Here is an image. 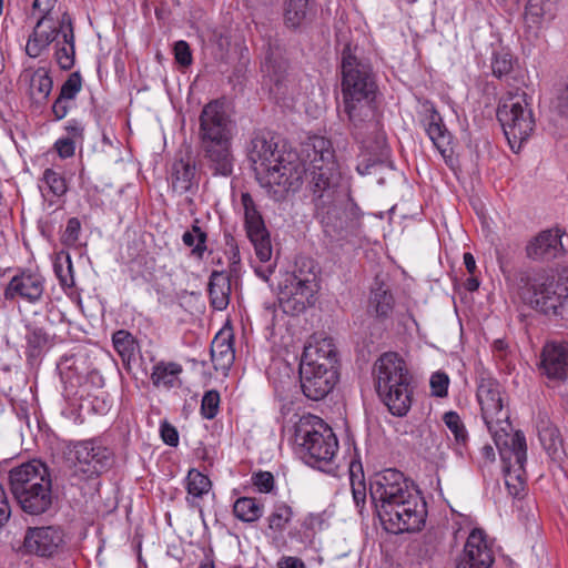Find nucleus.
<instances>
[{"instance_id":"7c9ffc66","label":"nucleus","mask_w":568,"mask_h":568,"mask_svg":"<svg viewBox=\"0 0 568 568\" xmlns=\"http://www.w3.org/2000/svg\"><path fill=\"white\" fill-rule=\"evenodd\" d=\"M443 422L454 436V446L456 453L462 457L468 455L469 436L459 414L455 410L446 412L443 415Z\"/></svg>"},{"instance_id":"f704fd0d","label":"nucleus","mask_w":568,"mask_h":568,"mask_svg":"<svg viewBox=\"0 0 568 568\" xmlns=\"http://www.w3.org/2000/svg\"><path fill=\"white\" fill-rule=\"evenodd\" d=\"M233 515L241 521L254 524L263 516V505L253 497H240L233 504Z\"/></svg>"},{"instance_id":"f8f14e48","label":"nucleus","mask_w":568,"mask_h":568,"mask_svg":"<svg viewBox=\"0 0 568 568\" xmlns=\"http://www.w3.org/2000/svg\"><path fill=\"white\" fill-rule=\"evenodd\" d=\"M64 529L60 526H38L26 529L22 542L14 550L22 556L54 558L65 549Z\"/></svg>"},{"instance_id":"58836bf2","label":"nucleus","mask_w":568,"mask_h":568,"mask_svg":"<svg viewBox=\"0 0 568 568\" xmlns=\"http://www.w3.org/2000/svg\"><path fill=\"white\" fill-rule=\"evenodd\" d=\"M369 306L374 308L378 317H387L394 307V297L388 287L383 283H377L371 292Z\"/></svg>"},{"instance_id":"5701e85b","label":"nucleus","mask_w":568,"mask_h":568,"mask_svg":"<svg viewBox=\"0 0 568 568\" xmlns=\"http://www.w3.org/2000/svg\"><path fill=\"white\" fill-rule=\"evenodd\" d=\"M13 497L23 513L32 516L42 515L51 508L53 503L52 484L40 485Z\"/></svg>"},{"instance_id":"7ed1b4c3","label":"nucleus","mask_w":568,"mask_h":568,"mask_svg":"<svg viewBox=\"0 0 568 568\" xmlns=\"http://www.w3.org/2000/svg\"><path fill=\"white\" fill-rule=\"evenodd\" d=\"M357 51V45L347 42L341 52V88L352 134L356 141L365 143L366 135L377 128L375 99L378 87L371 62Z\"/></svg>"},{"instance_id":"774afa93","label":"nucleus","mask_w":568,"mask_h":568,"mask_svg":"<svg viewBox=\"0 0 568 568\" xmlns=\"http://www.w3.org/2000/svg\"><path fill=\"white\" fill-rule=\"evenodd\" d=\"M465 267L469 274H474L476 271V261L470 252L464 253L463 256Z\"/></svg>"},{"instance_id":"3c124183","label":"nucleus","mask_w":568,"mask_h":568,"mask_svg":"<svg viewBox=\"0 0 568 568\" xmlns=\"http://www.w3.org/2000/svg\"><path fill=\"white\" fill-rule=\"evenodd\" d=\"M389 158V149L385 145L379 148V153L376 156H369L368 159L362 160L356 165V171L361 175H366L371 173V169L377 164L385 163Z\"/></svg>"},{"instance_id":"6e6552de","label":"nucleus","mask_w":568,"mask_h":568,"mask_svg":"<svg viewBox=\"0 0 568 568\" xmlns=\"http://www.w3.org/2000/svg\"><path fill=\"white\" fill-rule=\"evenodd\" d=\"M294 446L300 458L307 465L329 471L338 450L333 429L320 417L306 414L294 425Z\"/></svg>"},{"instance_id":"a18cd8bd","label":"nucleus","mask_w":568,"mask_h":568,"mask_svg":"<svg viewBox=\"0 0 568 568\" xmlns=\"http://www.w3.org/2000/svg\"><path fill=\"white\" fill-rule=\"evenodd\" d=\"M514 68V59L509 52L497 51L491 58V71L498 79H508Z\"/></svg>"},{"instance_id":"a211bd4d","label":"nucleus","mask_w":568,"mask_h":568,"mask_svg":"<svg viewBox=\"0 0 568 568\" xmlns=\"http://www.w3.org/2000/svg\"><path fill=\"white\" fill-rule=\"evenodd\" d=\"M300 378L303 394L311 400H321L334 389L338 372L300 366Z\"/></svg>"},{"instance_id":"9b49d317","label":"nucleus","mask_w":568,"mask_h":568,"mask_svg":"<svg viewBox=\"0 0 568 568\" xmlns=\"http://www.w3.org/2000/svg\"><path fill=\"white\" fill-rule=\"evenodd\" d=\"M496 114L510 149L519 152L535 129V118L526 94L507 99L498 106Z\"/></svg>"},{"instance_id":"bb28decb","label":"nucleus","mask_w":568,"mask_h":568,"mask_svg":"<svg viewBox=\"0 0 568 568\" xmlns=\"http://www.w3.org/2000/svg\"><path fill=\"white\" fill-rule=\"evenodd\" d=\"M207 291L211 306L216 311H224L230 304L232 292L230 275L223 271H213Z\"/></svg>"},{"instance_id":"b1692460","label":"nucleus","mask_w":568,"mask_h":568,"mask_svg":"<svg viewBox=\"0 0 568 568\" xmlns=\"http://www.w3.org/2000/svg\"><path fill=\"white\" fill-rule=\"evenodd\" d=\"M26 357L30 364L40 359L43 354L53 345V336L36 322L26 324Z\"/></svg>"},{"instance_id":"338daca9","label":"nucleus","mask_w":568,"mask_h":568,"mask_svg":"<svg viewBox=\"0 0 568 568\" xmlns=\"http://www.w3.org/2000/svg\"><path fill=\"white\" fill-rule=\"evenodd\" d=\"M64 23H68L69 29H68V31L63 32V42H61V43L62 44L74 43V33H73V28H72V23H71V18L67 13H64L61 19V24L63 26Z\"/></svg>"},{"instance_id":"4468645a","label":"nucleus","mask_w":568,"mask_h":568,"mask_svg":"<svg viewBox=\"0 0 568 568\" xmlns=\"http://www.w3.org/2000/svg\"><path fill=\"white\" fill-rule=\"evenodd\" d=\"M44 291L45 278L39 271L20 268L7 284L3 296L7 301L21 298L36 304L42 300Z\"/></svg>"},{"instance_id":"4c0bfd02","label":"nucleus","mask_w":568,"mask_h":568,"mask_svg":"<svg viewBox=\"0 0 568 568\" xmlns=\"http://www.w3.org/2000/svg\"><path fill=\"white\" fill-rule=\"evenodd\" d=\"M39 189L44 199L48 194L60 197L67 193L68 185L62 173L49 168L44 170L40 179Z\"/></svg>"},{"instance_id":"8fccbe9b","label":"nucleus","mask_w":568,"mask_h":568,"mask_svg":"<svg viewBox=\"0 0 568 568\" xmlns=\"http://www.w3.org/2000/svg\"><path fill=\"white\" fill-rule=\"evenodd\" d=\"M55 60L62 70H70L74 65V43L62 44L60 41L55 44Z\"/></svg>"},{"instance_id":"aec40b11","label":"nucleus","mask_w":568,"mask_h":568,"mask_svg":"<svg viewBox=\"0 0 568 568\" xmlns=\"http://www.w3.org/2000/svg\"><path fill=\"white\" fill-rule=\"evenodd\" d=\"M564 253L561 234L559 230H546L538 233L526 245L528 258L537 262H549Z\"/></svg>"},{"instance_id":"393cba45","label":"nucleus","mask_w":568,"mask_h":568,"mask_svg":"<svg viewBox=\"0 0 568 568\" xmlns=\"http://www.w3.org/2000/svg\"><path fill=\"white\" fill-rule=\"evenodd\" d=\"M234 336L230 331H220L211 343V359L215 371L226 372L235 359Z\"/></svg>"},{"instance_id":"680f3d73","label":"nucleus","mask_w":568,"mask_h":568,"mask_svg":"<svg viewBox=\"0 0 568 568\" xmlns=\"http://www.w3.org/2000/svg\"><path fill=\"white\" fill-rule=\"evenodd\" d=\"M11 516V507L3 486L0 484V529L8 523Z\"/></svg>"},{"instance_id":"f3484780","label":"nucleus","mask_w":568,"mask_h":568,"mask_svg":"<svg viewBox=\"0 0 568 568\" xmlns=\"http://www.w3.org/2000/svg\"><path fill=\"white\" fill-rule=\"evenodd\" d=\"M304 282L284 277L280 284V302L286 313L298 314L315 304L318 284L303 285Z\"/></svg>"},{"instance_id":"864d4df0","label":"nucleus","mask_w":568,"mask_h":568,"mask_svg":"<svg viewBox=\"0 0 568 568\" xmlns=\"http://www.w3.org/2000/svg\"><path fill=\"white\" fill-rule=\"evenodd\" d=\"M81 232V222L78 217H71L68 220L64 233L62 235V242L65 245H74Z\"/></svg>"},{"instance_id":"1a4fd4ad","label":"nucleus","mask_w":568,"mask_h":568,"mask_svg":"<svg viewBox=\"0 0 568 568\" xmlns=\"http://www.w3.org/2000/svg\"><path fill=\"white\" fill-rule=\"evenodd\" d=\"M375 387L383 403L395 416H405L412 406V375L395 352L382 354L374 364Z\"/></svg>"},{"instance_id":"13d9d810","label":"nucleus","mask_w":568,"mask_h":568,"mask_svg":"<svg viewBox=\"0 0 568 568\" xmlns=\"http://www.w3.org/2000/svg\"><path fill=\"white\" fill-rule=\"evenodd\" d=\"M75 143L72 138H61L54 143V149L60 158L68 159L74 155Z\"/></svg>"},{"instance_id":"5fc2aeb1","label":"nucleus","mask_w":568,"mask_h":568,"mask_svg":"<svg viewBox=\"0 0 568 568\" xmlns=\"http://www.w3.org/2000/svg\"><path fill=\"white\" fill-rule=\"evenodd\" d=\"M325 520L322 514H308L304 517L301 526L304 529L305 537L310 538L316 530L323 528Z\"/></svg>"},{"instance_id":"c03bdc74","label":"nucleus","mask_w":568,"mask_h":568,"mask_svg":"<svg viewBox=\"0 0 568 568\" xmlns=\"http://www.w3.org/2000/svg\"><path fill=\"white\" fill-rule=\"evenodd\" d=\"M551 106L559 115L568 118V75L554 83Z\"/></svg>"},{"instance_id":"412c9836","label":"nucleus","mask_w":568,"mask_h":568,"mask_svg":"<svg viewBox=\"0 0 568 568\" xmlns=\"http://www.w3.org/2000/svg\"><path fill=\"white\" fill-rule=\"evenodd\" d=\"M486 556L484 568H490L495 561L491 545L487 540V536L483 529L474 528L465 542L463 554L458 559L467 560L468 562L479 565V560H484Z\"/></svg>"},{"instance_id":"ea45409f","label":"nucleus","mask_w":568,"mask_h":568,"mask_svg":"<svg viewBox=\"0 0 568 568\" xmlns=\"http://www.w3.org/2000/svg\"><path fill=\"white\" fill-rule=\"evenodd\" d=\"M285 277L292 281H303L304 286L307 284H318V270L315 261L311 257H298L295 261L294 271L287 273Z\"/></svg>"},{"instance_id":"c756f323","label":"nucleus","mask_w":568,"mask_h":568,"mask_svg":"<svg viewBox=\"0 0 568 568\" xmlns=\"http://www.w3.org/2000/svg\"><path fill=\"white\" fill-rule=\"evenodd\" d=\"M426 132L436 149L443 155H445L447 151H452L453 135L446 129L440 114L435 109L432 110L428 116Z\"/></svg>"},{"instance_id":"dca6fc26","label":"nucleus","mask_w":568,"mask_h":568,"mask_svg":"<svg viewBox=\"0 0 568 568\" xmlns=\"http://www.w3.org/2000/svg\"><path fill=\"white\" fill-rule=\"evenodd\" d=\"M338 351L334 339L329 336L314 335L304 347L300 366L338 372Z\"/></svg>"},{"instance_id":"603ef678","label":"nucleus","mask_w":568,"mask_h":568,"mask_svg":"<svg viewBox=\"0 0 568 568\" xmlns=\"http://www.w3.org/2000/svg\"><path fill=\"white\" fill-rule=\"evenodd\" d=\"M449 377L444 372H436L430 377L432 395L435 397H446L448 394Z\"/></svg>"},{"instance_id":"e433bc0d","label":"nucleus","mask_w":568,"mask_h":568,"mask_svg":"<svg viewBox=\"0 0 568 568\" xmlns=\"http://www.w3.org/2000/svg\"><path fill=\"white\" fill-rule=\"evenodd\" d=\"M182 242L191 247V256L202 260L207 250V233L199 226V220H195L190 230L182 235Z\"/></svg>"},{"instance_id":"f03ea898","label":"nucleus","mask_w":568,"mask_h":568,"mask_svg":"<svg viewBox=\"0 0 568 568\" xmlns=\"http://www.w3.org/2000/svg\"><path fill=\"white\" fill-rule=\"evenodd\" d=\"M371 498L378 518L388 532L419 531L426 523L427 506L412 480L394 468L375 476Z\"/></svg>"},{"instance_id":"72a5a7b5","label":"nucleus","mask_w":568,"mask_h":568,"mask_svg":"<svg viewBox=\"0 0 568 568\" xmlns=\"http://www.w3.org/2000/svg\"><path fill=\"white\" fill-rule=\"evenodd\" d=\"M195 176V165L183 159L176 160L172 166V189L179 194L186 193L192 187Z\"/></svg>"},{"instance_id":"4be33fe9","label":"nucleus","mask_w":568,"mask_h":568,"mask_svg":"<svg viewBox=\"0 0 568 568\" xmlns=\"http://www.w3.org/2000/svg\"><path fill=\"white\" fill-rule=\"evenodd\" d=\"M82 88V77L79 71L69 74L67 80L62 83L59 94L53 101L51 111L54 120L60 121L64 119L69 111L74 106L77 95Z\"/></svg>"},{"instance_id":"a878e982","label":"nucleus","mask_w":568,"mask_h":568,"mask_svg":"<svg viewBox=\"0 0 568 568\" xmlns=\"http://www.w3.org/2000/svg\"><path fill=\"white\" fill-rule=\"evenodd\" d=\"M47 17L40 16L32 33L29 36L26 52L30 58H38L57 39L59 29L53 26L44 28Z\"/></svg>"},{"instance_id":"de8ad7c7","label":"nucleus","mask_w":568,"mask_h":568,"mask_svg":"<svg viewBox=\"0 0 568 568\" xmlns=\"http://www.w3.org/2000/svg\"><path fill=\"white\" fill-rule=\"evenodd\" d=\"M220 409V394L215 389L204 393L201 400V415L205 419H213Z\"/></svg>"},{"instance_id":"f257e3e1","label":"nucleus","mask_w":568,"mask_h":568,"mask_svg":"<svg viewBox=\"0 0 568 568\" xmlns=\"http://www.w3.org/2000/svg\"><path fill=\"white\" fill-rule=\"evenodd\" d=\"M306 175L315 206V216L325 233L334 236L354 234L361 226L362 212L343 182L335 150L329 139L314 135L305 146Z\"/></svg>"},{"instance_id":"37998d69","label":"nucleus","mask_w":568,"mask_h":568,"mask_svg":"<svg viewBox=\"0 0 568 568\" xmlns=\"http://www.w3.org/2000/svg\"><path fill=\"white\" fill-rule=\"evenodd\" d=\"M308 0H286L284 21L288 28H298L306 18Z\"/></svg>"},{"instance_id":"a19ab883","label":"nucleus","mask_w":568,"mask_h":568,"mask_svg":"<svg viewBox=\"0 0 568 568\" xmlns=\"http://www.w3.org/2000/svg\"><path fill=\"white\" fill-rule=\"evenodd\" d=\"M53 271L63 290L74 287L73 264L69 253L61 251L55 255Z\"/></svg>"},{"instance_id":"69168bd1","label":"nucleus","mask_w":568,"mask_h":568,"mask_svg":"<svg viewBox=\"0 0 568 568\" xmlns=\"http://www.w3.org/2000/svg\"><path fill=\"white\" fill-rule=\"evenodd\" d=\"M262 263V265L255 266V273L263 281H268L270 276L274 273L275 266L268 262Z\"/></svg>"},{"instance_id":"6e6d98bb","label":"nucleus","mask_w":568,"mask_h":568,"mask_svg":"<svg viewBox=\"0 0 568 568\" xmlns=\"http://www.w3.org/2000/svg\"><path fill=\"white\" fill-rule=\"evenodd\" d=\"M174 57L182 67H189L192 63V52L186 41L180 40L174 44Z\"/></svg>"},{"instance_id":"cd10ccee","label":"nucleus","mask_w":568,"mask_h":568,"mask_svg":"<svg viewBox=\"0 0 568 568\" xmlns=\"http://www.w3.org/2000/svg\"><path fill=\"white\" fill-rule=\"evenodd\" d=\"M557 12V0H528L525 21L529 28L540 29L545 22L551 21Z\"/></svg>"},{"instance_id":"423d86ee","label":"nucleus","mask_w":568,"mask_h":568,"mask_svg":"<svg viewBox=\"0 0 568 568\" xmlns=\"http://www.w3.org/2000/svg\"><path fill=\"white\" fill-rule=\"evenodd\" d=\"M236 123L223 99L206 103L199 116L197 143L201 163L213 175L230 176L234 155L232 142Z\"/></svg>"},{"instance_id":"c9c22d12","label":"nucleus","mask_w":568,"mask_h":568,"mask_svg":"<svg viewBox=\"0 0 568 568\" xmlns=\"http://www.w3.org/2000/svg\"><path fill=\"white\" fill-rule=\"evenodd\" d=\"M212 487L210 478L196 469H191L186 476V500L191 506H195V499L202 498Z\"/></svg>"},{"instance_id":"ddd939ff","label":"nucleus","mask_w":568,"mask_h":568,"mask_svg":"<svg viewBox=\"0 0 568 568\" xmlns=\"http://www.w3.org/2000/svg\"><path fill=\"white\" fill-rule=\"evenodd\" d=\"M241 203L244 210V226L246 235L254 246L260 262H270L272 257V243L264 219L248 192L241 194Z\"/></svg>"},{"instance_id":"2f4dec72","label":"nucleus","mask_w":568,"mask_h":568,"mask_svg":"<svg viewBox=\"0 0 568 568\" xmlns=\"http://www.w3.org/2000/svg\"><path fill=\"white\" fill-rule=\"evenodd\" d=\"M183 368L175 362H158L151 373V381L155 387L172 388L179 381Z\"/></svg>"},{"instance_id":"0e129e2a","label":"nucleus","mask_w":568,"mask_h":568,"mask_svg":"<svg viewBox=\"0 0 568 568\" xmlns=\"http://www.w3.org/2000/svg\"><path fill=\"white\" fill-rule=\"evenodd\" d=\"M277 568H305V564L297 557H282L277 562Z\"/></svg>"},{"instance_id":"c85d7f7f","label":"nucleus","mask_w":568,"mask_h":568,"mask_svg":"<svg viewBox=\"0 0 568 568\" xmlns=\"http://www.w3.org/2000/svg\"><path fill=\"white\" fill-rule=\"evenodd\" d=\"M112 344L121 357L124 368L130 371L131 363L136 359V354L140 351L139 342L129 331L119 329L112 334Z\"/></svg>"},{"instance_id":"4d7b16f0","label":"nucleus","mask_w":568,"mask_h":568,"mask_svg":"<svg viewBox=\"0 0 568 568\" xmlns=\"http://www.w3.org/2000/svg\"><path fill=\"white\" fill-rule=\"evenodd\" d=\"M160 434L162 440L172 447H176L179 445V433L176 428L171 425L169 422L164 420L160 426Z\"/></svg>"},{"instance_id":"473e14b6","label":"nucleus","mask_w":568,"mask_h":568,"mask_svg":"<svg viewBox=\"0 0 568 568\" xmlns=\"http://www.w3.org/2000/svg\"><path fill=\"white\" fill-rule=\"evenodd\" d=\"M294 517V510L286 501L274 503L266 517L267 528L275 535H282Z\"/></svg>"},{"instance_id":"49530a36","label":"nucleus","mask_w":568,"mask_h":568,"mask_svg":"<svg viewBox=\"0 0 568 568\" xmlns=\"http://www.w3.org/2000/svg\"><path fill=\"white\" fill-rule=\"evenodd\" d=\"M517 251L518 245L513 243H504L496 247V258L504 275L510 272Z\"/></svg>"},{"instance_id":"20e7f679","label":"nucleus","mask_w":568,"mask_h":568,"mask_svg":"<svg viewBox=\"0 0 568 568\" xmlns=\"http://www.w3.org/2000/svg\"><path fill=\"white\" fill-rule=\"evenodd\" d=\"M503 387L494 378H481L477 387V399L481 408L484 422L491 434L500 457L505 464L506 485L513 476L523 485L527 462L526 437L517 430L513 435L509 413L504 408Z\"/></svg>"},{"instance_id":"052dcab7","label":"nucleus","mask_w":568,"mask_h":568,"mask_svg":"<svg viewBox=\"0 0 568 568\" xmlns=\"http://www.w3.org/2000/svg\"><path fill=\"white\" fill-rule=\"evenodd\" d=\"M64 130L68 133L67 138H72L73 141H75V142L83 140L84 126L79 120H77V119L69 120L64 126Z\"/></svg>"},{"instance_id":"9d476101","label":"nucleus","mask_w":568,"mask_h":568,"mask_svg":"<svg viewBox=\"0 0 568 568\" xmlns=\"http://www.w3.org/2000/svg\"><path fill=\"white\" fill-rule=\"evenodd\" d=\"M68 449V460L72 463L73 475L82 480L100 476L114 463L113 450L100 437L71 442Z\"/></svg>"},{"instance_id":"0eeeda50","label":"nucleus","mask_w":568,"mask_h":568,"mask_svg":"<svg viewBox=\"0 0 568 568\" xmlns=\"http://www.w3.org/2000/svg\"><path fill=\"white\" fill-rule=\"evenodd\" d=\"M517 295L530 308L547 316L568 315V271L557 275L546 270L520 271Z\"/></svg>"},{"instance_id":"39448f33","label":"nucleus","mask_w":568,"mask_h":568,"mask_svg":"<svg viewBox=\"0 0 568 568\" xmlns=\"http://www.w3.org/2000/svg\"><path fill=\"white\" fill-rule=\"evenodd\" d=\"M256 179L271 199L281 202L288 193H295L303 183L307 166L295 153L282 154L271 132L255 131L247 146Z\"/></svg>"},{"instance_id":"bf43d9fd","label":"nucleus","mask_w":568,"mask_h":568,"mask_svg":"<svg viewBox=\"0 0 568 568\" xmlns=\"http://www.w3.org/2000/svg\"><path fill=\"white\" fill-rule=\"evenodd\" d=\"M352 494L353 499L357 508L359 510L364 507L366 500V486L363 480L354 481L353 477L351 478Z\"/></svg>"},{"instance_id":"09e8293b","label":"nucleus","mask_w":568,"mask_h":568,"mask_svg":"<svg viewBox=\"0 0 568 568\" xmlns=\"http://www.w3.org/2000/svg\"><path fill=\"white\" fill-rule=\"evenodd\" d=\"M252 485L261 494H271L275 489V479L271 471L258 470L251 476Z\"/></svg>"},{"instance_id":"6ab92c4d","label":"nucleus","mask_w":568,"mask_h":568,"mask_svg":"<svg viewBox=\"0 0 568 568\" xmlns=\"http://www.w3.org/2000/svg\"><path fill=\"white\" fill-rule=\"evenodd\" d=\"M539 369L549 379H566L568 377V343H547L542 347Z\"/></svg>"},{"instance_id":"e2e57ef3","label":"nucleus","mask_w":568,"mask_h":568,"mask_svg":"<svg viewBox=\"0 0 568 568\" xmlns=\"http://www.w3.org/2000/svg\"><path fill=\"white\" fill-rule=\"evenodd\" d=\"M58 0H34L32 8L34 10H38L41 16L47 17V21H51L52 18L50 17L51 11L55 7Z\"/></svg>"},{"instance_id":"2eb2a0df","label":"nucleus","mask_w":568,"mask_h":568,"mask_svg":"<svg viewBox=\"0 0 568 568\" xmlns=\"http://www.w3.org/2000/svg\"><path fill=\"white\" fill-rule=\"evenodd\" d=\"M52 484L48 466L41 460L31 462L13 467L9 471V485L13 496L26 493L36 487Z\"/></svg>"},{"instance_id":"79ce46f5","label":"nucleus","mask_w":568,"mask_h":568,"mask_svg":"<svg viewBox=\"0 0 568 568\" xmlns=\"http://www.w3.org/2000/svg\"><path fill=\"white\" fill-rule=\"evenodd\" d=\"M53 88L52 78L44 68L37 69L30 80V90L38 101H47Z\"/></svg>"}]
</instances>
